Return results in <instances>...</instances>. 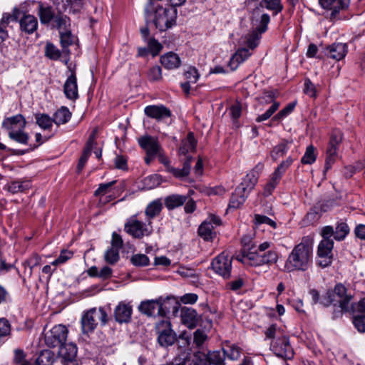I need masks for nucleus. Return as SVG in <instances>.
Wrapping results in <instances>:
<instances>
[{
    "instance_id": "1",
    "label": "nucleus",
    "mask_w": 365,
    "mask_h": 365,
    "mask_svg": "<svg viewBox=\"0 0 365 365\" xmlns=\"http://www.w3.org/2000/svg\"><path fill=\"white\" fill-rule=\"evenodd\" d=\"M312 264V243L307 237H304L300 243L295 245L287 257L284 269L288 272L294 271L305 272Z\"/></svg>"
},
{
    "instance_id": "2",
    "label": "nucleus",
    "mask_w": 365,
    "mask_h": 365,
    "mask_svg": "<svg viewBox=\"0 0 365 365\" xmlns=\"http://www.w3.org/2000/svg\"><path fill=\"white\" fill-rule=\"evenodd\" d=\"M163 0H148L145 8L147 20L152 21L156 29L166 31L175 24L177 9L173 7H163L158 2Z\"/></svg>"
},
{
    "instance_id": "3",
    "label": "nucleus",
    "mask_w": 365,
    "mask_h": 365,
    "mask_svg": "<svg viewBox=\"0 0 365 365\" xmlns=\"http://www.w3.org/2000/svg\"><path fill=\"white\" fill-rule=\"evenodd\" d=\"M272 244L269 242H264L255 248L252 252H248L245 258L237 256L236 259L245 265L259 267L262 265H271L278 260V253L273 250H269Z\"/></svg>"
},
{
    "instance_id": "4",
    "label": "nucleus",
    "mask_w": 365,
    "mask_h": 365,
    "mask_svg": "<svg viewBox=\"0 0 365 365\" xmlns=\"http://www.w3.org/2000/svg\"><path fill=\"white\" fill-rule=\"evenodd\" d=\"M267 339H272L270 349L278 357L290 359L294 356L288 336L276 324H272L264 331Z\"/></svg>"
},
{
    "instance_id": "5",
    "label": "nucleus",
    "mask_w": 365,
    "mask_h": 365,
    "mask_svg": "<svg viewBox=\"0 0 365 365\" xmlns=\"http://www.w3.org/2000/svg\"><path fill=\"white\" fill-rule=\"evenodd\" d=\"M170 302L177 304L174 298L159 297L155 299H148L140 302L138 310L143 314L147 317H155V310L158 316H165L169 311L170 307L168 304Z\"/></svg>"
},
{
    "instance_id": "6",
    "label": "nucleus",
    "mask_w": 365,
    "mask_h": 365,
    "mask_svg": "<svg viewBox=\"0 0 365 365\" xmlns=\"http://www.w3.org/2000/svg\"><path fill=\"white\" fill-rule=\"evenodd\" d=\"M108 320V314L103 308H91L82 315L81 319L82 332L86 334L91 333L97 327L98 322L104 326Z\"/></svg>"
},
{
    "instance_id": "7",
    "label": "nucleus",
    "mask_w": 365,
    "mask_h": 365,
    "mask_svg": "<svg viewBox=\"0 0 365 365\" xmlns=\"http://www.w3.org/2000/svg\"><path fill=\"white\" fill-rule=\"evenodd\" d=\"M124 230L128 234L137 239L150 236L153 231L151 220H147L143 222L135 217H132L126 222Z\"/></svg>"
},
{
    "instance_id": "8",
    "label": "nucleus",
    "mask_w": 365,
    "mask_h": 365,
    "mask_svg": "<svg viewBox=\"0 0 365 365\" xmlns=\"http://www.w3.org/2000/svg\"><path fill=\"white\" fill-rule=\"evenodd\" d=\"M158 334V342L163 347L173 345L176 341L177 336L171 327V323L168 319H162L155 324Z\"/></svg>"
},
{
    "instance_id": "9",
    "label": "nucleus",
    "mask_w": 365,
    "mask_h": 365,
    "mask_svg": "<svg viewBox=\"0 0 365 365\" xmlns=\"http://www.w3.org/2000/svg\"><path fill=\"white\" fill-rule=\"evenodd\" d=\"M68 329L66 326L58 324L45 333L44 342L48 347H61L67 339Z\"/></svg>"
},
{
    "instance_id": "10",
    "label": "nucleus",
    "mask_w": 365,
    "mask_h": 365,
    "mask_svg": "<svg viewBox=\"0 0 365 365\" xmlns=\"http://www.w3.org/2000/svg\"><path fill=\"white\" fill-rule=\"evenodd\" d=\"M232 261V257L225 252H222L213 259L211 267L216 274L227 279L231 277Z\"/></svg>"
},
{
    "instance_id": "11",
    "label": "nucleus",
    "mask_w": 365,
    "mask_h": 365,
    "mask_svg": "<svg viewBox=\"0 0 365 365\" xmlns=\"http://www.w3.org/2000/svg\"><path fill=\"white\" fill-rule=\"evenodd\" d=\"M140 146L150 155H158L159 158L162 155L163 149L159 143L158 139L149 135L141 136L138 140Z\"/></svg>"
},
{
    "instance_id": "12",
    "label": "nucleus",
    "mask_w": 365,
    "mask_h": 365,
    "mask_svg": "<svg viewBox=\"0 0 365 365\" xmlns=\"http://www.w3.org/2000/svg\"><path fill=\"white\" fill-rule=\"evenodd\" d=\"M319 4L324 9L331 10L330 19L334 21L341 10L346 9L350 0H319Z\"/></svg>"
},
{
    "instance_id": "13",
    "label": "nucleus",
    "mask_w": 365,
    "mask_h": 365,
    "mask_svg": "<svg viewBox=\"0 0 365 365\" xmlns=\"http://www.w3.org/2000/svg\"><path fill=\"white\" fill-rule=\"evenodd\" d=\"M252 24L253 30L259 31V33H264L267 29L270 17L267 14L262 13L260 7H256L252 12Z\"/></svg>"
},
{
    "instance_id": "14",
    "label": "nucleus",
    "mask_w": 365,
    "mask_h": 365,
    "mask_svg": "<svg viewBox=\"0 0 365 365\" xmlns=\"http://www.w3.org/2000/svg\"><path fill=\"white\" fill-rule=\"evenodd\" d=\"M180 317L182 323L189 329L196 327L202 321L201 315L190 307H182L180 310Z\"/></svg>"
},
{
    "instance_id": "15",
    "label": "nucleus",
    "mask_w": 365,
    "mask_h": 365,
    "mask_svg": "<svg viewBox=\"0 0 365 365\" xmlns=\"http://www.w3.org/2000/svg\"><path fill=\"white\" fill-rule=\"evenodd\" d=\"M262 168L263 165L259 163L256 165L254 170L247 173L245 178L243 179L242 182L237 187L238 191L240 192V190H243L246 192L247 194H249L250 192L254 188L258 180L259 175L255 170H261Z\"/></svg>"
},
{
    "instance_id": "16",
    "label": "nucleus",
    "mask_w": 365,
    "mask_h": 365,
    "mask_svg": "<svg viewBox=\"0 0 365 365\" xmlns=\"http://www.w3.org/2000/svg\"><path fill=\"white\" fill-rule=\"evenodd\" d=\"M20 30L26 34H32L38 29V23L37 18L29 14L24 13L19 19Z\"/></svg>"
},
{
    "instance_id": "17",
    "label": "nucleus",
    "mask_w": 365,
    "mask_h": 365,
    "mask_svg": "<svg viewBox=\"0 0 365 365\" xmlns=\"http://www.w3.org/2000/svg\"><path fill=\"white\" fill-rule=\"evenodd\" d=\"M144 112L148 117L158 121L169 118L171 116L170 110L163 105L148 106L145 108Z\"/></svg>"
},
{
    "instance_id": "18",
    "label": "nucleus",
    "mask_w": 365,
    "mask_h": 365,
    "mask_svg": "<svg viewBox=\"0 0 365 365\" xmlns=\"http://www.w3.org/2000/svg\"><path fill=\"white\" fill-rule=\"evenodd\" d=\"M26 120L21 114L6 118L2 122V127L9 130H24Z\"/></svg>"
},
{
    "instance_id": "19",
    "label": "nucleus",
    "mask_w": 365,
    "mask_h": 365,
    "mask_svg": "<svg viewBox=\"0 0 365 365\" xmlns=\"http://www.w3.org/2000/svg\"><path fill=\"white\" fill-rule=\"evenodd\" d=\"M132 306L124 302H120L114 310V317L119 323H127L130 320Z\"/></svg>"
},
{
    "instance_id": "20",
    "label": "nucleus",
    "mask_w": 365,
    "mask_h": 365,
    "mask_svg": "<svg viewBox=\"0 0 365 365\" xmlns=\"http://www.w3.org/2000/svg\"><path fill=\"white\" fill-rule=\"evenodd\" d=\"M71 72V75L64 83L63 91L67 98L74 101L78 98L77 78L75 72L73 71Z\"/></svg>"
},
{
    "instance_id": "21",
    "label": "nucleus",
    "mask_w": 365,
    "mask_h": 365,
    "mask_svg": "<svg viewBox=\"0 0 365 365\" xmlns=\"http://www.w3.org/2000/svg\"><path fill=\"white\" fill-rule=\"evenodd\" d=\"M37 15L41 24L48 25L53 21L56 14L51 6H45L42 2L39 1L38 3Z\"/></svg>"
},
{
    "instance_id": "22",
    "label": "nucleus",
    "mask_w": 365,
    "mask_h": 365,
    "mask_svg": "<svg viewBox=\"0 0 365 365\" xmlns=\"http://www.w3.org/2000/svg\"><path fill=\"white\" fill-rule=\"evenodd\" d=\"M331 292L333 293V297L336 294L339 297V303L341 309L348 311L349 309V304L352 299V296L346 294V287L341 284H338L335 286L334 291Z\"/></svg>"
},
{
    "instance_id": "23",
    "label": "nucleus",
    "mask_w": 365,
    "mask_h": 365,
    "mask_svg": "<svg viewBox=\"0 0 365 365\" xmlns=\"http://www.w3.org/2000/svg\"><path fill=\"white\" fill-rule=\"evenodd\" d=\"M327 55L336 61L345 57L347 53V46L343 43H334L327 48Z\"/></svg>"
},
{
    "instance_id": "24",
    "label": "nucleus",
    "mask_w": 365,
    "mask_h": 365,
    "mask_svg": "<svg viewBox=\"0 0 365 365\" xmlns=\"http://www.w3.org/2000/svg\"><path fill=\"white\" fill-rule=\"evenodd\" d=\"M160 63L166 69H175L181 64V61L178 54L168 52L160 57Z\"/></svg>"
},
{
    "instance_id": "25",
    "label": "nucleus",
    "mask_w": 365,
    "mask_h": 365,
    "mask_svg": "<svg viewBox=\"0 0 365 365\" xmlns=\"http://www.w3.org/2000/svg\"><path fill=\"white\" fill-rule=\"evenodd\" d=\"M251 53L247 48L239 49L230 58L228 66L230 67L232 71L237 69L239 65L245 61Z\"/></svg>"
},
{
    "instance_id": "26",
    "label": "nucleus",
    "mask_w": 365,
    "mask_h": 365,
    "mask_svg": "<svg viewBox=\"0 0 365 365\" xmlns=\"http://www.w3.org/2000/svg\"><path fill=\"white\" fill-rule=\"evenodd\" d=\"M31 187L30 180L12 181L5 186V189L12 194L23 192Z\"/></svg>"
},
{
    "instance_id": "27",
    "label": "nucleus",
    "mask_w": 365,
    "mask_h": 365,
    "mask_svg": "<svg viewBox=\"0 0 365 365\" xmlns=\"http://www.w3.org/2000/svg\"><path fill=\"white\" fill-rule=\"evenodd\" d=\"M197 145V140L194 137V134L190 132L186 138L182 140L179 148L180 154L186 155L188 152L195 151Z\"/></svg>"
},
{
    "instance_id": "28",
    "label": "nucleus",
    "mask_w": 365,
    "mask_h": 365,
    "mask_svg": "<svg viewBox=\"0 0 365 365\" xmlns=\"http://www.w3.org/2000/svg\"><path fill=\"white\" fill-rule=\"evenodd\" d=\"M214 227L210 222H203L198 228L199 235L206 241L212 240L216 235Z\"/></svg>"
},
{
    "instance_id": "29",
    "label": "nucleus",
    "mask_w": 365,
    "mask_h": 365,
    "mask_svg": "<svg viewBox=\"0 0 365 365\" xmlns=\"http://www.w3.org/2000/svg\"><path fill=\"white\" fill-rule=\"evenodd\" d=\"M187 200V197L182 195H171L165 197V205L168 210H173L182 205Z\"/></svg>"
},
{
    "instance_id": "30",
    "label": "nucleus",
    "mask_w": 365,
    "mask_h": 365,
    "mask_svg": "<svg viewBox=\"0 0 365 365\" xmlns=\"http://www.w3.org/2000/svg\"><path fill=\"white\" fill-rule=\"evenodd\" d=\"M249 194H247L246 192L243 190L238 191V187H237L235 190V192L232 194L230 201L229 203L230 208H238L240 205H242L245 202L246 198L247 197Z\"/></svg>"
},
{
    "instance_id": "31",
    "label": "nucleus",
    "mask_w": 365,
    "mask_h": 365,
    "mask_svg": "<svg viewBox=\"0 0 365 365\" xmlns=\"http://www.w3.org/2000/svg\"><path fill=\"white\" fill-rule=\"evenodd\" d=\"M71 117V113L68 108L62 106L53 115V123L56 125L66 123Z\"/></svg>"
},
{
    "instance_id": "32",
    "label": "nucleus",
    "mask_w": 365,
    "mask_h": 365,
    "mask_svg": "<svg viewBox=\"0 0 365 365\" xmlns=\"http://www.w3.org/2000/svg\"><path fill=\"white\" fill-rule=\"evenodd\" d=\"M59 354L63 359H76L77 356V346L73 343H64L59 348Z\"/></svg>"
},
{
    "instance_id": "33",
    "label": "nucleus",
    "mask_w": 365,
    "mask_h": 365,
    "mask_svg": "<svg viewBox=\"0 0 365 365\" xmlns=\"http://www.w3.org/2000/svg\"><path fill=\"white\" fill-rule=\"evenodd\" d=\"M163 208V204L160 200H155L151 202L145 209V215L147 220H151L152 218L158 216Z\"/></svg>"
},
{
    "instance_id": "34",
    "label": "nucleus",
    "mask_w": 365,
    "mask_h": 365,
    "mask_svg": "<svg viewBox=\"0 0 365 365\" xmlns=\"http://www.w3.org/2000/svg\"><path fill=\"white\" fill-rule=\"evenodd\" d=\"M55 361L54 354L49 350H43L41 351L38 356L36 359V365H53Z\"/></svg>"
},
{
    "instance_id": "35",
    "label": "nucleus",
    "mask_w": 365,
    "mask_h": 365,
    "mask_svg": "<svg viewBox=\"0 0 365 365\" xmlns=\"http://www.w3.org/2000/svg\"><path fill=\"white\" fill-rule=\"evenodd\" d=\"M334 247V241L333 240H322L317 248V255H328L332 256V250Z\"/></svg>"
},
{
    "instance_id": "36",
    "label": "nucleus",
    "mask_w": 365,
    "mask_h": 365,
    "mask_svg": "<svg viewBox=\"0 0 365 365\" xmlns=\"http://www.w3.org/2000/svg\"><path fill=\"white\" fill-rule=\"evenodd\" d=\"M257 7H260L261 9L265 7L269 10L274 11L275 14L281 12L283 9L281 0H262Z\"/></svg>"
},
{
    "instance_id": "37",
    "label": "nucleus",
    "mask_w": 365,
    "mask_h": 365,
    "mask_svg": "<svg viewBox=\"0 0 365 365\" xmlns=\"http://www.w3.org/2000/svg\"><path fill=\"white\" fill-rule=\"evenodd\" d=\"M342 141V133L340 130H334L331 132L327 150H338L339 144Z\"/></svg>"
},
{
    "instance_id": "38",
    "label": "nucleus",
    "mask_w": 365,
    "mask_h": 365,
    "mask_svg": "<svg viewBox=\"0 0 365 365\" xmlns=\"http://www.w3.org/2000/svg\"><path fill=\"white\" fill-rule=\"evenodd\" d=\"M349 227L344 222H339L335 228L334 239L337 241L344 240L346 235L349 233Z\"/></svg>"
},
{
    "instance_id": "39",
    "label": "nucleus",
    "mask_w": 365,
    "mask_h": 365,
    "mask_svg": "<svg viewBox=\"0 0 365 365\" xmlns=\"http://www.w3.org/2000/svg\"><path fill=\"white\" fill-rule=\"evenodd\" d=\"M9 137L11 140L24 145L28 143L29 139V135L21 129L9 132Z\"/></svg>"
},
{
    "instance_id": "40",
    "label": "nucleus",
    "mask_w": 365,
    "mask_h": 365,
    "mask_svg": "<svg viewBox=\"0 0 365 365\" xmlns=\"http://www.w3.org/2000/svg\"><path fill=\"white\" fill-rule=\"evenodd\" d=\"M35 118L38 125L43 130H47L51 128L53 123V118H51L48 115L44 113L36 114L35 115Z\"/></svg>"
},
{
    "instance_id": "41",
    "label": "nucleus",
    "mask_w": 365,
    "mask_h": 365,
    "mask_svg": "<svg viewBox=\"0 0 365 365\" xmlns=\"http://www.w3.org/2000/svg\"><path fill=\"white\" fill-rule=\"evenodd\" d=\"M207 356L209 359L210 365L211 364L215 365H225V357L222 349V351H215L212 352H209Z\"/></svg>"
},
{
    "instance_id": "42",
    "label": "nucleus",
    "mask_w": 365,
    "mask_h": 365,
    "mask_svg": "<svg viewBox=\"0 0 365 365\" xmlns=\"http://www.w3.org/2000/svg\"><path fill=\"white\" fill-rule=\"evenodd\" d=\"M225 357L230 360H237L240 356V350L238 346L235 345H227L222 348Z\"/></svg>"
},
{
    "instance_id": "43",
    "label": "nucleus",
    "mask_w": 365,
    "mask_h": 365,
    "mask_svg": "<svg viewBox=\"0 0 365 365\" xmlns=\"http://www.w3.org/2000/svg\"><path fill=\"white\" fill-rule=\"evenodd\" d=\"M242 249L241 254L237 256H240V258H245L248 252H252V250L256 248V245L249 237H243L242 239Z\"/></svg>"
},
{
    "instance_id": "44",
    "label": "nucleus",
    "mask_w": 365,
    "mask_h": 365,
    "mask_svg": "<svg viewBox=\"0 0 365 365\" xmlns=\"http://www.w3.org/2000/svg\"><path fill=\"white\" fill-rule=\"evenodd\" d=\"M263 33H259V31L256 30H253L250 34H249L247 36V46L251 49L256 48L259 43L261 35Z\"/></svg>"
},
{
    "instance_id": "45",
    "label": "nucleus",
    "mask_w": 365,
    "mask_h": 365,
    "mask_svg": "<svg viewBox=\"0 0 365 365\" xmlns=\"http://www.w3.org/2000/svg\"><path fill=\"white\" fill-rule=\"evenodd\" d=\"M293 163V159L291 157H288L285 160L282 161L278 167L276 168L274 172L272 174L277 178H282V176L287 170V168L292 165Z\"/></svg>"
},
{
    "instance_id": "46",
    "label": "nucleus",
    "mask_w": 365,
    "mask_h": 365,
    "mask_svg": "<svg viewBox=\"0 0 365 365\" xmlns=\"http://www.w3.org/2000/svg\"><path fill=\"white\" fill-rule=\"evenodd\" d=\"M287 150L288 148L287 143H282L273 148L271 152V157L274 161H276L279 158L283 157L287 153Z\"/></svg>"
},
{
    "instance_id": "47",
    "label": "nucleus",
    "mask_w": 365,
    "mask_h": 365,
    "mask_svg": "<svg viewBox=\"0 0 365 365\" xmlns=\"http://www.w3.org/2000/svg\"><path fill=\"white\" fill-rule=\"evenodd\" d=\"M105 260L110 264H115L120 259L119 250L110 247L107 250L104 255Z\"/></svg>"
},
{
    "instance_id": "48",
    "label": "nucleus",
    "mask_w": 365,
    "mask_h": 365,
    "mask_svg": "<svg viewBox=\"0 0 365 365\" xmlns=\"http://www.w3.org/2000/svg\"><path fill=\"white\" fill-rule=\"evenodd\" d=\"M190 365H210L207 354L197 351L192 356Z\"/></svg>"
},
{
    "instance_id": "49",
    "label": "nucleus",
    "mask_w": 365,
    "mask_h": 365,
    "mask_svg": "<svg viewBox=\"0 0 365 365\" xmlns=\"http://www.w3.org/2000/svg\"><path fill=\"white\" fill-rule=\"evenodd\" d=\"M21 11L18 9H14L13 10V13L11 14H5L3 15L2 19L0 21V24H2L3 26H6V25L10 21H16L19 20V16H21Z\"/></svg>"
},
{
    "instance_id": "50",
    "label": "nucleus",
    "mask_w": 365,
    "mask_h": 365,
    "mask_svg": "<svg viewBox=\"0 0 365 365\" xmlns=\"http://www.w3.org/2000/svg\"><path fill=\"white\" fill-rule=\"evenodd\" d=\"M150 81H159L162 79V69L159 66H154L149 68L147 73Z\"/></svg>"
},
{
    "instance_id": "51",
    "label": "nucleus",
    "mask_w": 365,
    "mask_h": 365,
    "mask_svg": "<svg viewBox=\"0 0 365 365\" xmlns=\"http://www.w3.org/2000/svg\"><path fill=\"white\" fill-rule=\"evenodd\" d=\"M279 181L280 179L272 175L269 181L264 186L263 195L266 197L271 195Z\"/></svg>"
},
{
    "instance_id": "52",
    "label": "nucleus",
    "mask_w": 365,
    "mask_h": 365,
    "mask_svg": "<svg viewBox=\"0 0 365 365\" xmlns=\"http://www.w3.org/2000/svg\"><path fill=\"white\" fill-rule=\"evenodd\" d=\"M69 21L70 19L67 16L63 15L61 13H58L53 21L54 23L53 26L58 29L66 28L67 24L69 23Z\"/></svg>"
},
{
    "instance_id": "53",
    "label": "nucleus",
    "mask_w": 365,
    "mask_h": 365,
    "mask_svg": "<svg viewBox=\"0 0 365 365\" xmlns=\"http://www.w3.org/2000/svg\"><path fill=\"white\" fill-rule=\"evenodd\" d=\"M46 56L52 59L57 60L61 57V51L52 43H47L45 49Z\"/></svg>"
},
{
    "instance_id": "54",
    "label": "nucleus",
    "mask_w": 365,
    "mask_h": 365,
    "mask_svg": "<svg viewBox=\"0 0 365 365\" xmlns=\"http://www.w3.org/2000/svg\"><path fill=\"white\" fill-rule=\"evenodd\" d=\"M130 261L137 267L147 266L149 264L148 257L144 254H136L132 256Z\"/></svg>"
},
{
    "instance_id": "55",
    "label": "nucleus",
    "mask_w": 365,
    "mask_h": 365,
    "mask_svg": "<svg viewBox=\"0 0 365 365\" xmlns=\"http://www.w3.org/2000/svg\"><path fill=\"white\" fill-rule=\"evenodd\" d=\"M316 160V155L314 153V148L313 145L307 147L306 152L302 157L301 162L303 164H312Z\"/></svg>"
},
{
    "instance_id": "56",
    "label": "nucleus",
    "mask_w": 365,
    "mask_h": 365,
    "mask_svg": "<svg viewBox=\"0 0 365 365\" xmlns=\"http://www.w3.org/2000/svg\"><path fill=\"white\" fill-rule=\"evenodd\" d=\"M279 107V103L274 102L273 104L270 106V108L262 115H259L256 120L257 122H262L269 118L274 113H275Z\"/></svg>"
},
{
    "instance_id": "57",
    "label": "nucleus",
    "mask_w": 365,
    "mask_h": 365,
    "mask_svg": "<svg viewBox=\"0 0 365 365\" xmlns=\"http://www.w3.org/2000/svg\"><path fill=\"white\" fill-rule=\"evenodd\" d=\"M295 106H296L295 103H289L288 105H287L285 106V108H284L282 110H281L277 115H275L273 117V120H281V119L285 118L286 116H287L289 114H290L293 111Z\"/></svg>"
},
{
    "instance_id": "58",
    "label": "nucleus",
    "mask_w": 365,
    "mask_h": 365,
    "mask_svg": "<svg viewBox=\"0 0 365 365\" xmlns=\"http://www.w3.org/2000/svg\"><path fill=\"white\" fill-rule=\"evenodd\" d=\"M184 75L187 80V81L191 83H195L200 77V74L195 67H190L187 71L185 72Z\"/></svg>"
},
{
    "instance_id": "59",
    "label": "nucleus",
    "mask_w": 365,
    "mask_h": 365,
    "mask_svg": "<svg viewBox=\"0 0 365 365\" xmlns=\"http://www.w3.org/2000/svg\"><path fill=\"white\" fill-rule=\"evenodd\" d=\"M336 158L337 152L333 150H327L325 171H327L331 168L332 165L335 163Z\"/></svg>"
},
{
    "instance_id": "60",
    "label": "nucleus",
    "mask_w": 365,
    "mask_h": 365,
    "mask_svg": "<svg viewBox=\"0 0 365 365\" xmlns=\"http://www.w3.org/2000/svg\"><path fill=\"white\" fill-rule=\"evenodd\" d=\"M61 44L63 48H67L74 42V36L70 31L60 34Z\"/></svg>"
},
{
    "instance_id": "61",
    "label": "nucleus",
    "mask_w": 365,
    "mask_h": 365,
    "mask_svg": "<svg viewBox=\"0 0 365 365\" xmlns=\"http://www.w3.org/2000/svg\"><path fill=\"white\" fill-rule=\"evenodd\" d=\"M148 47L153 56L158 55L163 48L162 45L154 38L148 40Z\"/></svg>"
},
{
    "instance_id": "62",
    "label": "nucleus",
    "mask_w": 365,
    "mask_h": 365,
    "mask_svg": "<svg viewBox=\"0 0 365 365\" xmlns=\"http://www.w3.org/2000/svg\"><path fill=\"white\" fill-rule=\"evenodd\" d=\"M63 6L69 7L73 13L78 11L82 6L81 0H60Z\"/></svg>"
},
{
    "instance_id": "63",
    "label": "nucleus",
    "mask_w": 365,
    "mask_h": 365,
    "mask_svg": "<svg viewBox=\"0 0 365 365\" xmlns=\"http://www.w3.org/2000/svg\"><path fill=\"white\" fill-rule=\"evenodd\" d=\"M255 222L256 225L267 224L274 228H275L277 225L276 222L272 219L265 215L258 214L255 215Z\"/></svg>"
},
{
    "instance_id": "64",
    "label": "nucleus",
    "mask_w": 365,
    "mask_h": 365,
    "mask_svg": "<svg viewBox=\"0 0 365 365\" xmlns=\"http://www.w3.org/2000/svg\"><path fill=\"white\" fill-rule=\"evenodd\" d=\"M353 323L359 331L365 332V314L355 316Z\"/></svg>"
}]
</instances>
